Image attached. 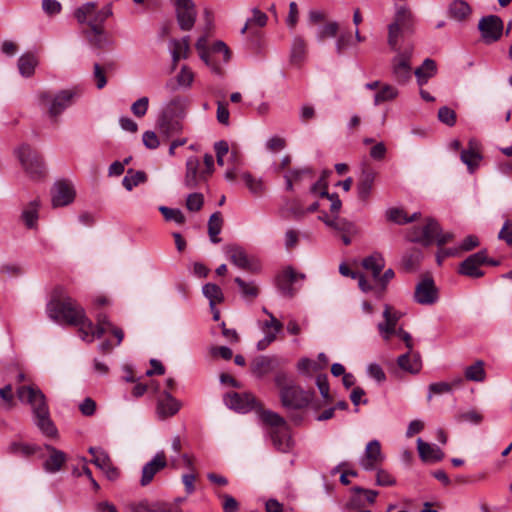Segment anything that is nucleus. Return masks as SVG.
I'll return each mask as SVG.
<instances>
[{"label": "nucleus", "mask_w": 512, "mask_h": 512, "mask_svg": "<svg viewBox=\"0 0 512 512\" xmlns=\"http://www.w3.org/2000/svg\"><path fill=\"white\" fill-rule=\"evenodd\" d=\"M48 317L60 324L79 325L87 323L88 328H93V322L86 317L83 307L70 296L53 298L46 307Z\"/></svg>", "instance_id": "nucleus-1"}, {"label": "nucleus", "mask_w": 512, "mask_h": 512, "mask_svg": "<svg viewBox=\"0 0 512 512\" xmlns=\"http://www.w3.org/2000/svg\"><path fill=\"white\" fill-rule=\"evenodd\" d=\"M274 381L279 389L281 404L287 410H302L306 408L314 396V392L303 390L285 372L277 373Z\"/></svg>", "instance_id": "nucleus-2"}, {"label": "nucleus", "mask_w": 512, "mask_h": 512, "mask_svg": "<svg viewBox=\"0 0 512 512\" xmlns=\"http://www.w3.org/2000/svg\"><path fill=\"white\" fill-rule=\"evenodd\" d=\"M260 418L270 427L269 434L275 448L281 452H288L292 447V439L285 419L271 410L261 411Z\"/></svg>", "instance_id": "nucleus-3"}, {"label": "nucleus", "mask_w": 512, "mask_h": 512, "mask_svg": "<svg viewBox=\"0 0 512 512\" xmlns=\"http://www.w3.org/2000/svg\"><path fill=\"white\" fill-rule=\"evenodd\" d=\"M81 95L79 88L65 89L55 95L49 91H40L37 94L40 105L46 106L50 117L59 116L64 110L72 106Z\"/></svg>", "instance_id": "nucleus-4"}, {"label": "nucleus", "mask_w": 512, "mask_h": 512, "mask_svg": "<svg viewBox=\"0 0 512 512\" xmlns=\"http://www.w3.org/2000/svg\"><path fill=\"white\" fill-rule=\"evenodd\" d=\"M394 20L388 25V45L391 49L397 50L398 38L404 33L413 30V16L405 0H394Z\"/></svg>", "instance_id": "nucleus-5"}, {"label": "nucleus", "mask_w": 512, "mask_h": 512, "mask_svg": "<svg viewBox=\"0 0 512 512\" xmlns=\"http://www.w3.org/2000/svg\"><path fill=\"white\" fill-rule=\"evenodd\" d=\"M453 238V233L442 232L440 225L434 219H428L423 227H414L409 234L411 242L421 243L424 246H429L435 242L438 247H443Z\"/></svg>", "instance_id": "nucleus-6"}, {"label": "nucleus", "mask_w": 512, "mask_h": 512, "mask_svg": "<svg viewBox=\"0 0 512 512\" xmlns=\"http://www.w3.org/2000/svg\"><path fill=\"white\" fill-rule=\"evenodd\" d=\"M23 170L32 180H41L45 176V165L41 156L27 144H22L15 149Z\"/></svg>", "instance_id": "nucleus-7"}, {"label": "nucleus", "mask_w": 512, "mask_h": 512, "mask_svg": "<svg viewBox=\"0 0 512 512\" xmlns=\"http://www.w3.org/2000/svg\"><path fill=\"white\" fill-rule=\"evenodd\" d=\"M188 100L184 97L176 96L163 105L157 124L159 128H176L181 124L185 117Z\"/></svg>", "instance_id": "nucleus-8"}, {"label": "nucleus", "mask_w": 512, "mask_h": 512, "mask_svg": "<svg viewBox=\"0 0 512 512\" xmlns=\"http://www.w3.org/2000/svg\"><path fill=\"white\" fill-rule=\"evenodd\" d=\"M413 51V45L407 44L402 49L397 50V54L391 60L392 78L400 85H405L412 77L411 58Z\"/></svg>", "instance_id": "nucleus-9"}, {"label": "nucleus", "mask_w": 512, "mask_h": 512, "mask_svg": "<svg viewBox=\"0 0 512 512\" xmlns=\"http://www.w3.org/2000/svg\"><path fill=\"white\" fill-rule=\"evenodd\" d=\"M95 2H87L76 9L74 16L80 24L87 23L90 29L93 26L104 28V22L112 16V5L107 4L102 9L96 10Z\"/></svg>", "instance_id": "nucleus-10"}, {"label": "nucleus", "mask_w": 512, "mask_h": 512, "mask_svg": "<svg viewBox=\"0 0 512 512\" xmlns=\"http://www.w3.org/2000/svg\"><path fill=\"white\" fill-rule=\"evenodd\" d=\"M226 257L232 265L242 271L256 273L260 269L258 261L249 256L245 249L237 244L230 243L226 245Z\"/></svg>", "instance_id": "nucleus-11"}, {"label": "nucleus", "mask_w": 512, "mask_h": 512, "mask_svg": "<svg viewBox=\"0 0 512 512\" xmlns=\"http://www.w3.org/2000/svg\"><path fill=\"white\" fill-rule=\"evenodd\" d=\"M17 396L20 401L31 405L34 417L49 412L46 397L38 387L21 386L17 389Z\"/></svg>", "instance_id": "nucleus-12"}, {"label": "nucleus", "mask_w": 512, "mask_h": 512, "mask_svg": "<svg viewBox=\"0 0 512 512\" xmlns=\"http://www.w3.org/2000/svg\"><path fill=\"white\" fill-rule=\"evenodd\" d=\"M88 452L92 455L91 463L99 468L110 481H115L120 477V470L114 466L108 453L101 447H90Z\"/></svg>", "instance_id": "nucleus-13"}, {"label": "nucleus", "mask_w": 512, "mask_h": 512, "mask_svg": "<svg viewBox=\"0 0 512 512\" xmlns=\"http://www.w3.org/2000/svg\"><path fill=\"white\" fill-rule=\"evenodd\" d=\"M385 460L381 444L378 440H371L367 443L359 464L365 471H372L380 467Z\"/></svg>", "instance_id": "nucleus-14"}, {"label": "nucleus", "mask_w": 512, "mask_h": 512, "mask_svg": "<svg viewBox=\"0 0 512 512\" xmlns=\"http://www.w3.org/2000/svg\"><path fill=\"white\" fill-rule=\"evenodd\" d=\"M485 43L491 44L500 39L503 32V21L496 15L483 17L478 24Z\"/></svg>", "instance_id": "nucleus-15"}, {"label": "nucleus", "mask_w": 512, "mask_h": 512, "mask_svg": "<svg viewBox=\"0 0 512 512\" xmlns=\"http://www.w3.org/2000/svg\"><path fill=\"white\" fill-rule=\"evenodd\" d=\"M485 262H487L486 250L478 251L460 263L458 273L471 278H480L484 275L480 267Z\"/></svg>", "instance_id": "nucleus-16"}, {"label": "nucleus", "mask_w": 512, "mask_h": 512, "mask_svg": "<svg viewBox=\"0 0 512 512\" xmlns=\"http://www.w3.org/2000/svg\"><path fill=\"white\" fill-rule=\"evenodd\" d=\"M175 5L180 29L183 31L191 30L197 15L194 2L192 0H177Z\"/></svg>", "instance_id": "nucleus-17"}, {"label": "nucleus", "mask_w": 512, "mask_h": 512, "mask_svg": "<svg viewBox=\"0 0 512 512\" xmlns=\"http://www.w3.org/2000/svg\"><path fill=\"white\" fill-rule=\"evenodd\" d=\"M414 300L421 305H432L438 300V289L431 277L423 278L416 285Z\"/></svg>", "instance_id": "nucleus-18"}, {"label": "nucleus", "mask_w": 512, "mask_h": 512, "mask_svg": "<svg viewBox=\"0 0 512 512\" xmlns=\"http://www.w3.org/2000/svg\"><path fill=\"white\" fill-rule=\"evenodd\" d=\"M75 190L67 181H57L51 189V201L54 208L67 206L74 201Z\"/></svg>", "instance_id": "nucleus-19"}, {"label": "nucleus", "mask_w": 512, "mask_h": 512, "mask_svg": "<svg viewBox=\"0 0 512 512\" xmlns=\"http://www.w3.org/2000/svg\"><path fill=\"white\" fill-rule=\"evenodd\" d=\"M304 278V274H298L291 267H288L277 276L276 286L283 296L292 298L297 293V288L294 287V284L299 279L303 280Z\"/></svg>", "instance_id": "nucleus-20"}, {"label": "nucleus", "mask_w": 512, "mask_h": 512, "mask_svg": "<svg viewBox=\"0 0 512 512\" xmlns=\"http://www.w3.org/2000/svg\"><path fill=\"white\" fill-rule=\"evenodd\" d=\"M226 405L238 413H247L256 407V399L250 393H228Z\"/></svg>", "instance_id": "nucleus-21"}, {"label": "nucleus", "mask_w": 512, "mask_h": 512, "mask_svg": "<svg viewBox=\"0 0 512 512\" xmlns=\"http://www.w3.org/2000/svg\"><path fill=\"white\" fill-rule=\"evenodd\" d=\"M384 322L378 324V330L384 340H389L396 333V326L401 318V314L390 305H385L383 311Z\"/></svg>", "instance_id": "nucleus-22"}, {"label": "nucleus", "mask_w": 512, "mask_h": 512, "mask_svg": "<svg viewBox=\"0 0 512 512\" xmlns=\"http://www.w3.org/2000/svg\"><path fill=\"white\" fill-rule=\"evenodd\" d=\"M167 466L166 456L163 451L158 452L151 461L146 463L142 468V476L140 480L141 486H147L151 483L154 476Z\"/></svg>", "instance_id": "nucleus-23"}, {"label": "nucleus", "mask_w": 512, "mask_h": 512, "mask_svg": "<svg viewBox=\"0 0 512 512\" xmlns=\"http://www.w3.org/2000/svg\"><path fill=\"white\" fill-rule=\"evenodd\" d=\"M327 227L336 231L337 233H358L357 226L347 220L346 218L339 217V215H329L326 212H323L319 217Z\"/></svg>", "instance_id": "nucleus-24"}, {"label": "nucleus", "mask_w": 512, "mask_h": 512, "mask_svg": "<svg viewBox=\"0 0 512 512\" xmlns=\"http://www.w3.org/2000/svg\"><path fill=\"white\" fill-rule=\"evenodd\" d=\"M129 512H183L181 508L171 509L165 501L143 499L128 505Z\"/></svg>", "instance_id": "nucleus-25"}, {"label": "nucleus", "mask_w": 512, "mask_h": 512, "mask_svg": "<svg viewBox=\"0 0 512 512\" xmlns=\"http://www.w3.org/2000/svg\"><path fill=\"white\" fill-rule=\"evenodd\" d=\"M206 17H207V25L205 28V33L201 37L198 38L196 42V49L199 53L200 58L205 62L206 65L210 66L212 70L220 74V67L214 65V60L211 58L210 50L208 47V40H209V30H210V21L208 19L209 12L206 11Z\"/></svg>", "instance_id": "nucleus-26"}, {"label": "nucleus", "mask_w": 512, "mask_h": 512, "mask_svg": "<svg viewBox=\"0 0 512 512\" xmlns=\"http://www.w3.org/2000/svg\"><path fill=\"white\" fill-rule=\"evenodd\" d=\"M200 161L197 157L191 156L186 161V174L184 184L187 188L193 189L205 177L203 170H199Z\"/></svg>", "instance_id": "nucleus-27"}, {"label": "nucleus", "mask_w": 512, "mask_h": 512, "mask_svg": "<svg viewBox=\"0 0 512 512\" xmlns=\"http://www.w3.org/2000/svg\"><path fill=\"white\" fill-rule=\"evenodd\" d=\"M45 449L49 453L48 458L43 463V468L48 473H56L61 470L67 461V455L52 445L46 444Z\"/></svg>", "instance_id": "nucleus-28"}, {"label": "nucleus", "mask_w": 512, "mask_h": 512, "mask_svg": "<svg viewBox=\"0 0 512 512\" xmlns=\"http://www.w3.org/2000/svg\"><path fill=\"white\" fill-rule=\"evenodd\" d=\"M352 492L354 493V495L347 503V508L350 509L361 508L365 505L362 499V495L369 504H373L376 501V498L379 494V492L376 490L365 489L359 486L353 487Z\"/></svg>", "instance_id": "nucleus-29"}, {"label": "nucleus", "mask_w": 512, "mask_h": 512, "mask_svg": "<svg viewBox=\"0 0 512 512\" xmlns=\"http://www.w3.org/2000/svg\"><path fill=\"white\" fill-rule=\"evenodd\" d=\"M417 449L424 462H438L444 458V452L438 446L424 442L421 438L417 439Z\"/></svg>", "instance_id": "nucleus-30"}, {"label": "nucleus", "mask_w": 512, "mask_h": 512, "mask_svg": "<svg viewBox=\"0 0 512 512\" xmlns=\"http://www.w3.org/2000/svg\"><path fill=\"white\" fill-rule=\"evenodd\" d=\"M314 176L313 170L310 167L296 168L288 170L284 175L285 189L287 191L294 190V184L301 183L304 179H312Z\"/></svg>", "instance_id": "nucleus-31"}, {"label": "nucleus", "mask_w": 512, "mask_h": 512, "mask_svg": "<svg viewBox=\"0 0 512 512\" xmlns=\"http://www.w3.org/2000/svg\"><path fill=\"white\" fill-rule=\"evenodd\" d=\"M180 409L179 402L172 395L165 391L163 399L158 401L157 411L161 418H167L175 415Z\"/></svg>", "instance_id": "nucleus-32"}, {"label": "nucleus", "mask_w": 512, "mask_h": 512, "mask_svg": "<svg viewBox=\"0 0 512 512\" xmlns=\"http://www.w3.org/2000/svg\"><path fill=\"white\" fill-rule=\"evenodd\" d=\"M40 200L34 199L30 201L22 210L21 219L28 229L37 227L39 219Z\"/></svg>", "instance_id": "nucleus-33"}, {"label": "nucleus", "mask_w": 512, "mask_h": 512, "mask_svg": "<svg viewBox=\"0 0 512 512\" xmlns=\"http://www.w3.org/2000/svg\"><path fill=\"white\" fill-rule=\"evenodd\" d=\"M375 175L376 174L372 169L363 170L357 184V193L360 200L366 201L369 198L375 180Z\"/></svg>", "instance_id": "nucleus-34"}, {"label": "nucleus", "mask_w": 512, "mask_h": 512, "mask_svg": "<svg viewBox=\"0 0 512 512\" xmlns=\"http://www.w3.org/2000/svg\"><path fill=\"white\" fill-rule=\"evenodd\" d=\"M461 160L467 165L470 172H474V170L479 166V162L482 160V155L476 142L470 141L469 147L462 150Z\"/></svg>", "instance_id": "nucleus-35"}, {"label": "nucleus", "mask_w": 512, "mask_h": 512, "mask_svg": "<svg viewBox=\"0 0 512 512\" xmlns=\"http://www.w3.org/2000/svg\"><path fill=\"white\" fill-rule=\"evenodd\" d=\"M307 45L301 36H295L292 41L290 51V62L299 66L305 60Z\"/></svg>", "instance_id": "nucleus-36"}, {"label": "nucleus", "mask_w": 512, "mask_h": 512, "mask_svg": "<svg viewBox=\"0 0 512 512\" xmlns=\"http://www.w3.org/2000/svg\"><path fill=\"white\" fill-rule=\"evenodd\" d=\"M437 67L434 60L427 58L422 65L415 69L414 74L420 86L427 83V81L436 74Z\"/></svg>", "instance_id": "nucleus-37"}, {"label": "nucleus", "mask_w": 512, "mask_h": 512, "mask_svg": "<svg viewBox=\"0 0 512 512\" xmlns=\"http://www.w3.org/2000/svg\"><path fill=\"white\" fill-rule=\"evenodd\" d=\"M399 367L412 374L418 373L421 369V359L419 354H410V351L400 355L397 359Z\"/></svg>", "instance_id": "nucleus-38"}, {"label": "nucleus", "mask_w": 512, "mask_h": 512, "mask_svg": "<svg viewBox=\"0 0 512 512\" xmlns=\"http://www.w3.org/2000/svg\"><path fill=\"white\" fill-rule=\"evenodd\" d=\"M229 154V161L233 164L232 169H226V180H237L238 175L242 173L240 166L242 164L241 156L237 149L233 148L231 151H229V147L226 144V155Z\"/></svg>", "instance_id": "nucleus-39"}, {"label": "nucleus", "mask_w": 512, "mask_h": 512, "mask_svg": "<svg viewBox=\"0 0 512 512\" xmlns=\"http://www.w3.org/2000/svg\"><path fill=\"white\" fill-rule=\"evenodd\" d=\"M234 282L238 286L241 297L245 300H254L259 295V288L253 281H245L241 277H235Z\"/></svg>", "instance_id": "nucleus-40"}, {"label": "nucleus", "mask_w": 512, "mask_h": 512, "mask_svg": "<svg viewBox=\"0 0 512 512\" xmlns=\"http://www.w3.org/2000/svg\"><path fill=\"white\" fill-rule=\"evenodd\" d=\"M37 65L38 59L33 53H25L18 59V69L24 77L32 76Z\"/></svg>", "instance_id": "nucleus-41"}, {"label": "nucleus", "mask_w": 512, "mask_h": 512, "mask_svg": "<svg viewBox=\"0 0 512 512\" xmlns=\"http://www.w3.org/2000/svg\"><path fill=\"white\" fill-rule=\"evenodd\" d=\"M248 49L255 55L261 56L265 52V39L262 32L253 30L249 32L248 36Z\"/></svg>", "instance_id": "nucleus-42"}, {"label": "nucleus", "mask_w": 512, "mask_h": 512, "mask_svg": "<svg viewBox=\"0 0 512 512\" xmlns=\"http://www.w3.org/2000/svg\"><path fill=\"white\" fill-rule=\"evenodd\" d=\"M423 259V253L420 249L413 248L407 251L402 257V266L405 271H415Z\"/></svg>", "instance_id": "nucleus-43"}, {"label": "nucleus", "mask_w": 512, "mask_h": 512, "mask_svg": "<svg viewBox=\"0 0 512 512\" xmlns=\"http://www.w3.org/2000/svg\"><path fill=\"white\" fill-rule=\"evenodd\" d=\"M362 266L367 270H371L373 278H379L385 266V261L381 254L374 253L363 259Z\"/></svg>", "instance_id": "nucleus-44"}, {"label": "nucleus", "mask_w": 512, "mask_h": 512, "mask_svg": "<svg viewBox=\"0 0 512 512\" xmlns=\"http://www.w3.org/2000/svg\"><path fill=\"white\" fill-rule=\"evenodd\" d=\"M386 216L389 221L403 225L417 220L420 217V213L415 212L408 217L404 210L399 208H390L386 211Z\"/></svg>", "instance_id": "nucleus-45"}, {"label": "nucleus", "mask_w": 512, "mask_h": 512, "mask_svg": "<svg viewBox=\"0 0 512 512\" xmlns=\"http://www.w3.org/2000/svg\"><path fill=\"white\" fill-rule=\"evenodd\" d=\"M147 179V174L144 171H135L130 168L127 170V173L122 180V184L127 191H131L139 184L145 183Z\"/></svg>", "instance_id": "nucleus-46"}, {"label": "nucleus", "mask_w": 512, "mask_h": 512, "mask_svg": "<svg viewBox=\"0 0 512 512\" xmlns=\"http://www.w3.org/2000/svg\"><path fill=\"white\" fill-rule=\"evenodd\" d=\"M35 424L40 429V431L47 437H56L57 436V428L54 425L53 421L50 418V413H45L42 415L35 416Z\"/></svg>", "instance_id": "nucleus-47"}, {"label": "nucleus", "mask_w": 512, "mask_h": 512, "mask_svg": "<svg viewBox=\"0 0 512 512\" xmlns=\"http://www.w3.org/2000/svg\"><path fill=\"white\" fill-rule=\"evenodd\" d=\"M238 178L242 179L245 186L255 196H261L265 190L264 183L260 178H254L248 172H242L238 175Z\"/></svg>", "instance_id": "nucleus-48"}, {"label": "nucleus", "mask_w": 512, "mask_h": 512, "mask_svg": "<svg viewBox=\"0 0 512 512\" xmlns=\"http://www.w3.org/2000/svg\"><path fill=\"white\" fill-rule=\"evenodd\" d=\"M190 37L185 36L181 40H172V60L176 64L180 58H186L190 49Z\"/></svg>", "instance_id": "nucleus-49"}, {"label": "nucleus", "mask_w": 512, "mask_h": 512, "mask_svg": "<svg viewBox=\"0 0 512 512\" xmlns=\"http://www.w3.org/2000/svg\"><path fill=\"white\" fill-rule=\"evenodd\" d=\"M222 229V214L221 212H215L213 213L208 221V235L210 238V241L212 243H219L221 241V238H219V234Z\"/></svg>", "instance_id": "nucleus-50"}, {"label": "nucleus", "mask_w": 512, "mask_h": 512, "mask_svg": "<svg viewBox=\"0 0 512 512\" xmlns=\"http://www.w3.org/2000/svg\"><path fill=\"white\" fill-rule=\"evenodd\" d=\"M202 293L209 300L210 308H213V305L221 303L224 300L222 289L214 283L205 284L202 287Z\"/></svg>", "instance_id": "nucleus-51"}, {"label": "nucleus", "mask_w": 512, "mask_h": 512, "mask_svg": "<svg viewBox=\"0 0 512 512\" xmlns=\"http://www.w3.org/2000/svg\"><path fill=\"white\" fill-rule=\"evenodd\" d=\"M251 12L252 16L247 19L244 27L241 29L242 34L246 33L248 29L251 31V29H253V26L264 27L267 24L268 17L264 12H262L256 7L253 8Z\"/></svg>", "instance_id": "nucleus-52"}, {"label": "nucleus", "mask_w": 512, "mask_h": 512, "mask_svg": "<svg viewBox=\"0 0 512 512\" xmlns=\"http://www.w3.org/2000/svg\"><path fill=\"white\" fill-rule=\"evenodd\" d=\"M464 375L465 378L469 381H484L486 377V373L484 370V362L482 360H478L474 364L466 367Z\"/></svg>", "instance_id": "nucleus-53"}, {"label": "nucleus", "mask_w": 512, "mask_h": 512, "mask_svg": "<svg viewBox=\"0 0 512 512\" xmlns=\"http://www.w3.org/2000/svg\"><path fill=\"white\" fill-rule=\"evenodd\" d=\"M449 13L453 19L463 21L470 15L471 9L466 2L462 0H455L450 5Z\"/></svg>", "instance_id": "nucleus-54"}, {"label": "nucleus", "mask_w": 512, "mask_h": 512, "mask_svg": "<svg viewBox=\"0 0 512 512\" xmlns=\"http://www.w3.org/2000/svg\"><path fill=\"white\" fill-rule=\"evenodd\" d=\"M283 213L284 217L286 218L300 220L306 215V210L302 207L298 200H289L286 201V205L283 208Z\"/></svg>", "instance_id": "nucleus-55"}, {"label": "nucleus", "mask_w": 512, "mask_h": 512, "mask_svg": "<svg viewBox=\"0 0 512 512\" xmlns=\"http://www.w3.org/2000/svg\"><path fill=\"white\" fill-rule=\"evenodd\" d=\"M39 450V447L36 445H30L21 442H12L9 445L8 451L11 454L22 457H29L36 453Z\"/></svg>", "instance_id": "nucleus-56"}, {"label": "nucleus", "mask_w": 512, "mask_h": 512, "mask_svg": "<svg viewBox=\"0 0 512 512\" xmlns=\"http://www.w3.org/2000/svg\"><path fill=\"white\" fill-rule=\"evenodd\" d=\"M87 37L90 44L99 49L103 48L108 43L104 28L93 26V29H90L87 33Z\"/></svg>", "instance_id": "nucleus-57"}, {"label": "nucleus", "mask_w": 512, "mask_h": 512, "mask_svg": "<svg viewBox=\"0 0 512 512\" xmlns=\"http://www.w3.org/2000/svg\"><path fill=\"white\" fill-rule=\"evenodd\" d=\"M398 95V90L392 85H384L382 88L375 94L374 103L376 105L393 100Z\"/></svg>", "instance_id": "nucleus-58"}, {"label": "nucleus", "mask_w": 512, "mask_h": 512, "mask_svg": "<svg viewBox=\"0 0 512 512\" xmlns=\"http://www.w3.org/2000/svg\"><path fill=\"white\" fill-rule=\"evenodd\" d=\"M270 369L271 360L266 356H259L252 363V371L259 377L268 373Z\"/></svg>", "instance_id": "nucleus-59"}, {"label": "nucleus", "mask_w": 512, "mask_h": 512, "mask_svg": "<svg viewBox=\"0 0 512 512\" xmlns=\"http://www.w3.org/2000/svg\"><path fill=\"white\" fill-rule=\"evenodd\" d=\"M159 211L167 221H174L178 224H183L185 222V217L179 209L160 206Z\"/></svg>", "instance_id": "nucleus-60"}, {"label": "nucleus", "mask_w": 512, "mask_h": 512, "mask_svg": "<svg viewBox=\"0 0 512 512\" xmlns=\"http://www.w3.org/2000/svg\"><path fill=\"white\" fill-rule=\"evenodd\" d=\"M339 25L337 22H329L326 25L319 28L317 33L318 41L322 42L326 38H332L337 35Z\"/></svg>", "instance_id": "nucleus-61"}, {"label": "nucleus", "mask_w": 512, "mask_h": 512, "mask_svg": "<svg viewBox=\"0 0 512 512\" xmlns=\"http://www.w3.org/2000/svg\"><path fill=\"white\" fill-rule=\"evenodd\" d=\"M149 107V98L146 96H143L136 100L131 105V112L133 115L137 118H142L146 115L147 110Z\"/></svg>", "instance_id": "nucleus-62"}, {"label": "nucleus", "mask_w": 512, "mask_h": 512, "mask_svg": "<svg viewBox=\"0 0 512 512\" xmlns=\"http://www.w3.org/2000/svg\"><path fill=\"white\" fill-rule=\"evenodd\" d=\"M438 119L446 126L452 127L456 124V113L447 106H443L438 111Z\"/></svg>", "instance_id": "nucleus-63"}, {"label": "nucleus", "mask_w": 512, "mask_h": 512, "mask_svg": "<svg viewBox=\"0 0 512 512\" xmlns=\"http://www.w3.org/2000/svg\"><path fill=\"white\" fill-rule=\"evenodd\" d=\"M376 484L378 486H393L396 484L395 478L386 470L377 467Z\"/></svg>", "instance_id": "nucleus-64"}]
</instances>
